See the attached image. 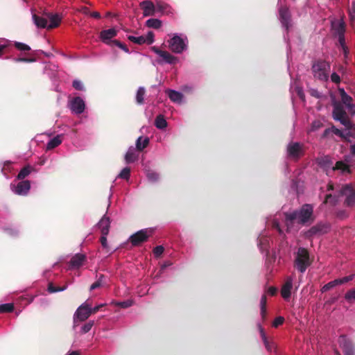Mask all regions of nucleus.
<instances>
[{
	"mask_svg": "<svg viewBox=\"0 0 355 355\" xmlns=\"http://www.w3.org/2000/svg\"><path fill=\"white\" fill-rule=\"evenodd\" d=\"M333 117L345 126L344 130L334 128V132L341 137L347 139L349 137L355 138V125L347 118V114L342 104L339 102H334Z\"/></svg>",
	"mask_w": 355,
	"mask_h": 355,
	"instance_id": "obj_1",
	"label": "nucleus"
},
{
	"mask_svg": "<svg viewBox=\"0 0 355 355\" xmlns=\"http://www.w3.org/2000/svg\"><path fill=\"white\" fill-rule=\"evenodd\" d=\"M313 207L310 205H304L299 211H293L285 214L286 230L290 231L295 223H306L312 220Z\"/></svg>",
	"mask_w": 355,
	"mask_h": 355,
	"instance_id": "obj_2",
	"label": "nucleus"
},
{
	"mask_svg": "<svg viewBox=\"0 0 355 355\" xmlns=\"http://www.w3.org/2000/svg\"><path fill=\"white\" fill-rule=\"evenodd\" d=\"M349 161L350 157H346L345 160L338 161L336 162L335 166H333V163L331 161L330 158L327 156L321 157L318 159V164L327 172V175H329L331 172L338 170L340 171L341 173H350V167H349Z\"/></svg>",
	"mask_w": 355,
	"mask_h": 355,
	"instance_id": "obj_3",
	"label": "nucleus"
},
{
	"mask_svg": "<svg viewBox=\"0 0 355 355\" xmlns=\"http://www.w3.org/2000/svg\"><path fill=\"white\" fill-rule=\"evenodd\" d=\"M330 64L326 61H318L312 66V71L314 77L320 80L325 81L329 78Z\"/></svg>",
	"mask_w": 355,
	"mask_h": 355,
	"instance_id": "obj_4",
	"label": "nucleus"
},
{
	"mask_svg": "<svg viewBox=\"0 0 355 355\" xmlns=\"http://www.w3.org/2000/svg\"><path fill=\"white\" fill-rule=\"evenodd\" d=\"M170 49L175 53H181L187 48V38L186 36L175 34L168 41Z\"/></svg>",
	"mask_w": 355,
	"mask_h": 355,
	"instance_id": "obj_5",
	"label": "nucleus"
},
{
	"mask_svg": "<svg viewBox=\"0 0 355 355\" xmlns=\"http://www.w3.org/2000/svg\"><path fill=\"white\" fill-rule=\"evenodd\" d=\"M331 28L338 37L339 42L343 48L344 53L347 54V48L345 46V24L343 19H334L331 21Z\"/></svg>",
	"mask_w": 355,
	"mask_h": 355,
	"instance_id": "obj_6",
	"label": "nucleus"
},
{
	"mask_svg": "<svg viewBox=\"0 0 355 355\" xmlns=\"http://www.w3.org/2000/svg\"><path fill=\"white\" fill-rule=\"evenodd\" d=\"M296 268L301 272H304L310 265L309 256L307 250L304 248H299L295 260Z\"/></svg>",
	"mask_w": 355,
	"mask_h": 355,
	"instance_id": "obj_7",
	"label": "nucleus"
},
{
	"mask_svg": "<svg viewBox=\"0 0 355 355\" xmlns=\"http://www.w3.org/2000/svg\"><path fill=\"white\" fill-rule=\"evenodd\" d=\"M91 311V305L87 302H85L76 311L73 315L74 322L86 320L92 314Z\"/></svg>",
	"mask_w": 355,
	"mask_h": 355,
	"instance_id": "obj_8",
	"label": "nucleus"
},
{
	"mask_svg": "<svg viewBox=\"0 0 355 355\" xmlns=\"http://www.w3.org/2000/svg\"><path fill=\"white\" fill-rule=\"evenodd\" d=\"M151 229H144L138 231L130 237V241L133 245H139L146 241L152 234Z\"/></svg>",
	"mask_w": 355,
	"mask_h": 355,
	"instance_id": "obj_9",
	"label": "nucleus"
},
{
	"mask_svg": "<svg viewBox=\"0 0 355 355\" xmlns=\"http://www.w3.org/2000/svg\"><path fill=\"white\" fill-rule=\"evenodd\" d=\"M10 189L17 195L26 196L31 189V184L28 180L19 182L17 184L12 183Z\"/></svg>",
	"mask_w": 355,
	"mask_h": 355,
	"instance_id": "obj_10",
	"label": "nucleus"
},
{
	"mask_svg": "<svg viewBox=\"0 0 355 355\" xmlns=\"http://www.w3.org/2000/svg\"><path fill=\"white\" fill-rule=\"evenodd\" d=\"M69 107L73 113L80 114L84 112L85 103L80 97H75L69 101Z\"/></svg>",
	"mask_w": 355,
	"mask_h": 355,
	"instance_id": "obj_11",
	"label": "nucleus"
},
{
	"mask_svg": "<svg viewBox=\"0 0 355 355\" xmlns=\"http://www.w3.org/2000/svg\"><path fill=\"white\" fill-rule=\"evenodd\" d=\"M341 195L346 196V203L349 206L355 205V187L345 185L340 191Z\"/></svg>",
	"mask_w": 355,
	"mask_h": 355,
	"instance_id": "obj_12",
	"label": "nucleus"
},
{
	"mask_svg": "<svg viewBox=\"0 0 355 355\" xmlns=\"http://www.w3.org/2000/svg\"><path fill=\"white\" fill-rule=\"evenodd\" d=\"M339 93L342 103L345 105L346 108L352 115L355 114V104H353L352 98L349 96L344 89L340 88Z\"/></svg>",
	"mask_w": 355,
	"mask_h": 355,
	"instance_id": "obj_13",
	"label": "nucleus"
},
{
	"mask_svg": "<svg viewBox=\"0 0 355 355\" xmlns=\"http://www.w3.org/2000/svg\"><path fill=\"white\" fill-rule=\"evenodd\" d=\"M128 39L131 42L138 44H151L154 42V33L152 31H149L146 35H141L138 37L130 35L128 36Z\"/></svg>",
	"mask_w": 355,
	"mask_h": 355,
	"instance_id": "obj_14",
	"label": "nucleus"
},
{
	"mask_svg": "<svg viewBox=\"0 0 355 355\" xmlns=\"http://www.w3.org/2000/svg\"><path fill=\"white\" fill-rule=\"evenodd\" d=\"M304 152L303 146L297 142H291L287 146L288 155L293 158H298Z\"/></svg>",
	"mask_w": 355,
	"mask_h": 355,
	"instance_id": "obj_15",
	"label": "nucleus"
},
{
	"mask_svg": "<svg viewBox=\"0 0 355 355\" xmlns=\"http://www.w3.org/2000/svg\"><path fill=\"white\" fill-rule=\"evenodd\" d=\"M294 277H287L285 283L282 286V290H281V294L282 297L284 300H288L291 295V291L293 288V282Z\"/></svg>",
	"mask_w": 355,
	"mask_h": 355,
	"instance_id": "obj_16",
	"label": "nucleus"
},
{
	"mask_svg": "<svg viewBox=\"0 0 355 355\" xmlns=\"http://www.w3.org/2000/svg\"><path fill=\"white\" fill-rule=\"evenodd\" d=\"M117 35L116 29L112 28L107 30H104L101 31L100 37L101 40L105 44H110V42L113 43L112 39L116 37Z\"/></svg>",
	"mask_w": 355,
	"mask_h": 355,
	"instance_id": "obj_17",
	"label": "nucleus"
},
{
	"mask_svg": "<svg viewBox=\"0 0 355 355\" xmlns=\"http://www.w3.org/2000/svg\"><path fill=\"white\" fill-rule=\"evenodd\" d=\"M279 20L282 26L288 29L289 28L290 24V14L288 12V9L286 7H280L279 8Z\"/></svg>",
	"mask_w": 355,
	"mask_h": 355,
	"instance_id": "obj_18",
	"label": "nucleus"
},
{
	"mask_svg": "<svg viewBox=\"0 0 355 355\" xmlns=\"http://www.w3.org/2000/svg\"><path fill=\"white\" fill-rule=\"evenodd\" d=\"M353 277H354V275H349V276H347V277H343V278H340V279H335V280H334L332 282H330L328 284H325L322 288V292H326V291H327L328 290L331 289V288L334 287L336 285L346 283V282L352 280L353 279Z\"/></svg>",
	"mask_w": 355,
	"mask_h": 355,
	"instance_id": "obj_19",
	"label": "nucleus"
},
{
	"mask_svg": "<svg viewBox=\"0 0 355 355\" xmlns=\"http://www.w3.org/2000/svg\"><path fill=\"white\" fill-rule=\"evenodd\" d=\"M48 18V29L53 28L59 26L62 16L58 14L49 13L47 15Z\"/></svg>",
	"mask_w": 355,
	"mask_h": 355,
	"instance_id": "obj_20",
	"label": "nucleus"
},
{
	"mask_svg": "<svg viewBox=\"0 0 355 355\" xmlns=\"http://www.w3.org/2000/svg\"><path fill=\"white\" fill-rule=\"evenodd\" d=\"M85 260V256L83 254H76L70 261V267L71 268H78L80 267Z\"/></svg>",
	"mask_w": 355,
	"mask_h": 355,
	"instance_id": "obj_21",
	"label": "nucleus"
},
{
	"mask_svg": "<svg viewBox=\"0 0 355 355\" xmlns=\"http://www.w3.org/2000/svg\"><path fill=\"white\" fill-rule=\"evenodd\" d=\"M166 93L174 103H181L183 101V94L180 92L173 89H166Z\"/></svg>",
	"mask_w": 355,
	"mask_h": 355,
	"instance_id": "obj_22",
	"label": "nucleus"
},
{
	"mask_svg": "<svg viewBox=\"0 0 355 355\" xmlns=\"http://www.w3.org/2000/svg\"><path fill=\"white\" fill-rule=\"evenodd\" d=\"M98 225L103 235L108 234L110 225V220L108 217L104 216L98 223Z\"/></svg>",
	"mask_w": 355,
	"mask_h": 355,
	"instance_id": "obj_23",
	"label": "nucleus"
},
{
	"mask_svg": "<svg viewBox=\"0 0 355 355\" xmlns=\"http://www.w3.org/2000/svg\"><path fill=\"white\" fill-rule=\"evenodd\" d=\"M141 7L143 9V14L144 16H150L154 15L155 6L152 2L149 1H143L141 3Z\"/></svg>",
	"mask_w": 355,
	"mask_h": 355,
	"instance_id": "obj_24",
	"label": "nucleus"
},
{
	"mask_svg": "<svg viewBox=\"0 0 355 355\" xmlns=\"http://www.w3.org/2000/svg\"><path fill=\"white\" fill-rule=\"evenodd\" d=\"M33 19L35 24L38 28H48V18L47 15L46 17H39L36 15H33Z\"/></svg>",
	"mask_w": 355,
	"mask_h": 355,
	"instance_id": "obj_25",
	"label": "nucleus"
},
{
	"mask_svg": "<svg viewBox=\"0 0 355 355\" xmlns=\"http://www.w3.org/2000/svg\"><path fill=\"white\" fill-rule=\"evenodd\" d=\"M138 158V154L136 152V150L132 146L130 147L125 155V162L129 164L134 162Z\"/></svg>",
	"mask_w": 355,
	"mask_h": 355,
	"instance_id": "obj_26",
	"label": "nucleus"
},
{
	"mask_svg": "<svg viewBox=\"0 0 355 355\" xmlns=\"http://www.w3.org/2000/svg\"><path fill=\"white\" fill-rule=\"evenodd\" d=\"M159 58H161L164 62L168 64H175L178 62V59L176 57L173 56L167 51H163Z\"/></svg>",
	"mask_w": 355,
	"mask_h": 355,
	"instance_id": "obj_27",
	"label": "nucleus"
},
{
	"mask_svg": "<svg viewBox=\"0 0 355 355\" xmlns=\"http://www.w3.org/2000/svg\"><path fill=\"white\" fill-rule=\"evenodd\" d=\"M62 143L61 135H57L56 137L52 138L49 140V141L46 144V149L51 150L58 146H59Z\"/></svg>",
	"mask_w": 355,
	"mask_h": 355,
	"instance_id": "obj_28",
	"label": "nucleus"
},
{
	"mask_svg": "<svg viewBox=\"0 0 355 355\" xmlns=\"http://www.w3.org/2000/svg\"><path fill=\"white\" fill-rule=\"evenodd\" d=\"M149 143V139L148 137H139L136 141V147L138 150H142L144 149Z\"/></svg>",
	"mask_w": 355,
	"mask_h": 355,
	"instance_id": "obj_29",
	"label": "nucleus"
},
{
	"mask_svg": "<svg viewBox=\"0 0 355 355\" xmlns=\"http://www.w3.org/2000/svg\"><path fill=\"white\" fill-rule=\"evenodd\" d=\"M155 125L158 129H164L167 126V122L163 115H159L155 119Z\"/></svg>",
	"mask_w": 355,
	"mask_h": 355,
	"instance_id": "obj_30",
	"label": "nucleus"
},
{
	"mask_svg": "<svg viewBox=\"0 0 355 355\" xmlns=\"http://www.w3.org/2000/svg\"><path fill=\"white\" fill-rule=\"evenodd\" d=\"M146 25L149 28H159L162 26V21L157 19H149L146 21Z\"/></svg>",
	"mask_w": 355,
	"mask_h": 355,
	"instance_id": "obj_31",
	"label": "nucleus"
},
{
	"mask_svg": "<svg viewBox=\"0 0 355 355\" xmlns=\"http://www.w3.org/2000/svg\"><path fill=\"white\" fill-rule=\"evenodd\" d=\"M291 89L295 91L302 101L304 100V94L302 88L297 85L295 83H291Z\"/></svg>",
	"mask_w": 355,
	"mask_h": 355,
	"instance_id": "obj_32",
	"label": "nucleus"
},
{
	"mask_svg": "<svg viewBox=\"0 0 355 355\" xmlns=\"http://www.w3.org/2000/svg\"><path fill=\"white\" fill-rule=\"evenodd\" d=\"M343 349L345 355H354V347L349 343H345L343 345Z\"/></svg>",
	"mask_w": 355,
	"mask_h": 355,
	"instance_id": "obj_33",
	"label": "nucleus"
},
{
	"mask_svg": "<svg viewBox=\"0 0 355 355\" xmlns=\"http://www.w3.org/2000/svg\"><path fill=\"white\" fill-rule=\"evenodd\" d=\"M145 89L144 87H140L137 92L136 101L137 103L142 104L144 100Z\"/></svg>",
	"mask_w": 355,
	"mask_h": 355,
	"instance_id": "obj_34",
	"label": "nucleus"
},
{
	"mask_svg": "<svg viewBox=\"0 0 355 355\" xmlns=\"http://www.w3.org/2000/svg\"><path fill=\"white\" fill-rule=\"evenodd\" d=\"M31 172V168L29 166H27L24 168H23L20 172L17 175V179L19 180H23L26 176H28Z\"/></svg>",
	"mask_w": 355,
	"mask_h": 355,
	"instance_id": "obj_35",
	"label": "nucleus"
},
{
	"mask_svg": "<svg viewBox=\"0 0 355 355\" xmlns=\"http://www.w3.org/2000/svg\"><path fill=\"white\" fill-rule=\"evenodd\" d=\"M14 309L13 304L8 303L0 304V313H8L11 312Z\"/></svg>",
	"mask_w": 355,
	"mask_h": 355,
	"instance_id": "obj_36",
	"label": "nucleus"
},
{
	"mask_svg": "<svg viewBox=\"0 0 355 355\" xmlns=\"http://www.w3.org/2000/svg\"><path fill=\"white\" fill-rule=\"evenodd\" d=\"M259 331H260V334H261V338L263 341V343L265 345V347L268 350V351H272V347L270 345L268 340H267V338H266V336L263 331V329L259 327Z\"/></svg>",
	"mask_w": 355,
	"mask_h": 355,
	"instance_id": "obj_37",
	"label": "nucleus"
},
{
	"mask_svg": "<svg viewBox=\"0 0 355 355\" xmlns=\"http://www.w3.org/2000/svg\"><path fill=\"white\" fill-rule=\"evenodd\" d=\"M329 227L327 225H320L317 227H313V230L314 232H320V233H324L327 232L329 230Z\"/></svg>",
	"mask_w": 355,
	"mask_h": 355,
	"instance_id": "obj_38",
	"label": "nucleus"
},
{
	"mask_svg": "<svg viewBox=\"0 0 355 355\" xmlns=\"http://www.w3.org/2000/svg\"><path fill=\"white\" fill-rule=\"evenodd\" d=\"M8 44V41L0 39V57L6 52V49Z\"/></svg>",
	"mask_w": 355,
	"mask_h": 355,
	"instance_id": "obj_39",
	"label": "nucleus"
},
{
	"mask_svg": "<svg viewBox=\"0 0 355 355\" xmlns=\"http://www.w3.org/2000/svg\"><path fill=\"white\" fill-rule=\"evenodd\" d=\"M94 325V322L93 321H89L87 323L85 324L82 328H81V332L83 334H86L87 333L88 331H89L92 329V327H93Z\"/></svg>",
	"mask_w": 355,
	"mask_h": 355,
	"instance_id": "obj_40",
	"label": "nucleus"
},
{
	"mask_svg": "<svg viewBox=\"0 0 355 355\" xmlns=\"http://www.w3.org/2000/svg\"><path fill=\"white\" fill-rule=\"evenodd\" d=\"M130 170L129 168H124L119 174V177L123 179H128L130 176Z\"/></svg>",
	"mask_w": 355,
	"mask_h": 355,
	"instance_id": "obj_41",
	"label": "nucleus"
},
{
	"mask_svg": "<svg viewBox=\"0 0 355 355\" xmlns=\"http://www.w3.org/2000/svg\"><path fill=\"white\" fill-rule=\"evenodd\" d=\"M16 48L19 49V51H29L31 49L30 46L27 44L21 42H15V44Z\"/></svg>",
	"mask_w": 355,
	"mask_h": 355,
	"instance_id": "obj_42",
	"label": "nucleus"
},
{
	"mask_svg": "<svg viewBox=\"0 0 355 355\" xmlns=\"http://www.w3.org/2000/svg\"><path fill=\"white\" fill-rule=\"evenodd\" d=\"M266 297L263 295L261 298L260 306H261V313L263 317L266 312Z\"/></svg>",
	"mask_w": 355,
	"mask_h": 355,
	"instance_id": "obj_43",
	"label": "nucleus"
},
{
	"mask_svg": "<svg viewBox=\"0 0 355 355\" xmlns=\"http://www.w3.org/2000/svg\"><path fill=\"white\" fill-rule=\"evenodd\" d=\"M112 304H114L116 306H119L121 308H124L125 309V308H128V307H130V306H132V301L127 300V301L121 302H112Z\"/></svg>",
	"mask_w": 355,
	"mask_h": 355,
	"instance_id": "obj_44",
	"label": "nucleus"
},
{
	"mask_svg": "<svg viewBox=\"0 0 355 355\" xmlns=\"http://www.w3.org/2000/svg\"><path fill=\"white\" fill-rule=\"evenodd\" d=\"M345 297L349 302L355 300V289L349 291V292H347L345 294Z\"/></svg>",
	"mask_w": 355,
	"mask_h": 355,
	"instance_id": "obj_45",
	"label": "nucleus"
},
{
	"mask_svg": "<svg viewBox=\"0 0 355 355\" xmlns=\"http://www.w3.org/2000/svg\"><path fill=\"white\" fill-rule=\"evenodd\" d=\"M349 16L351 21L355 20V1H353L349 9Z\"/></svg>",
	"mask_w": 355,
	"mask_h": 355,
	"instance_id": "obj_46",
	"label": "nucleus"
},
{
	"mask_svg": "<svg viewBox=\"0 0 355 355\" xmlns=\"http://www.w3.org/2000/svg\"><path fill=\"white\" fill-rule=\"evenodd\" d=\"M103 276H101V277L94 284H92L90 286V290H94L97 288H99L103 286Z\"/></svg>",
	"mask_w": 355,
	"mask_h": 355,
	"instance_id": "obj_47",
	"label": "nucleus"
},
{
	"mask_svg": "<svg viewBox=\"0 0 355 355\" xmlns=\"http://www.w3.org/2000/svg\"><path fill=\"white\" fill-rule=\"evenodd\" d=\"M73 87L77 90H84V86L83 83L79 80H75L73 82Z\"/></svg>",
	"mask_w": 355,
	"mask_h": 355,
	"instance_id": "obj_48",
	"label": "nucleus"
},
{
	"mask_svg": "<svg viewBox=\"0 0 355 355\" xmlns=\"http://www.w3.org/2000/svg\"><path fill=\"white\" fill-rule=\"evenodd\" d=\"M66 288H67L66 286L62 287V288H55L53 286L52 284H49V286H48V291L49 293H55V292H58V291H62L65 290Z\"/></svg>",
	"mask_w": 355,
	"mask_h": 355,
	"instance_id": "obj_49",
	"label": "nucleus"
},
{
	"mask_svg": "<svg viewBox=\"0 0 355 355\" xmlns=\"http://www.w3.org/2000/svg\"><path fill=\"white\" fill-rule=\"evenodd\" d=\"M268 239H264L263 241L261 239L259 240L258 245L261 251L267 250L266 246L268 245Z\"/></svg>",
	"mask_w": 355,
	"mask_h": 355,
	"instance_id": "obj_50",
	"label": "nucleus"
},
{
	"mask_svg": "<svg viewBox=\"0 0 355 355\" xmlns=\"http://www.w3.org/2000/svg\"><path fill=\"white\" fill-rule=\"evenodd\" d=\"M153 252L156 257H159L164 252V248L162 245H158L154 248Z\"/></svg>",
	"mask_w": 355,
	"mask_h": 355,
	"instance_id": "obj_51",
	"label": "nucleus"
},
{
	"mask_svg": "<svg viewBox=\"0 0 355 355\" xmlns=\"http://www.w3.org/2000/svg\"><path fill=\"white\" fill-rule=\"evenodd\" d=\"M113 44H114L116 46H119L120 49H121L125 52L129 53V50L128 49V48L125 45L121 44L120 42H119L117 40H113Z\"/></svg>",
	"mask_w": 355,
	"mask_h": 355,
	"instance_id": "obj_52",
	"label": "nucleus"
},
{
	"mask_svg": "<svg viewBox=\"0 0 355 355\" xmlns=\"http://www.w3.org/2000/svg\"><path fill=\"white\" fill-rule=\"evenodd\" d=\"M147 177L148 179L152 182L156 181L158 179V175L154 172L148 173Z\"/></svg>",
	"mask_w": 355,
	"mask_h": 355,
	"instance_id": "obj_53",
	"label": "nucleus"
},
{
	"mask_svg": "<svg viewBox=\"0 0 355 355\" xmlns=\"http://www.w3.org/2000/svg\"><path fill=\"white\" fill-rule=\"evenodd\" d=\"M284 320L283 317H277L273 322V326L275 327H278L283 323Z\"/></svg>",
	"mask_w": 355,
	"mask_h": 355,
	"instance_id": "obj_54",
	"label": "nucleus"
},
{
	"mask_svg": "<svg viewBox=\"0 0 355 355\" xmlns=\"http://www.w3.org/2000/svg\"><path fill=\"white\" fill-rule=\"evenodd\" d=\"M106 236H107V235H103L102 234V236L101 238V245L105 249L108 248V244H107Z\"/></svg>",
	"mask_w": 355,
	"mask_h": 355,
	"instance_id": "obj_55",
	"label": "nucleus"
},
{
	"mask_svg": "<svg viewBox=\"0 0 355 355\" xmlns=\"http://www.w3.org/2000/svg\"><path fill=\"white\" fill-rule=\"evenodd\" d=\"M331 81L335 83H338L340 81V76L336 73H333L331 76Z\"/></svg>",
	"mask_w": 355,
	"mask_h": 355,
	"instance_id": "obj_56",
	"label": "nucleus"
},
{
	"mask_svg": "<svg viewBox=\"0 0 355 355\" xmlns=\"http://www.w3.org/2000/svg\"><path fill=\"white\" fill-rule=\"evenodd\" d=\"M310 93H311V96H315L318 98H319L322 96V95L315 89H311L310 90Z\"/></svg>",
	"mask_w": 355,
	"mask_h": 355,
	"instance_id": "obj_57",
	"label": "nucleus"
},
{
	"mask_svg": "<svg viewBox=\"0 0 355 355\" xmlns=\"http://www.w3.org/2000/svg\"><path fill=\"white\" fill-rule=\"evenodd\" d=\"M273 225L278 230L279 233H282L283 232V230H282V228L281 227L280 223L279 222H277L276 219L273 222Z\"/></svg>",
	"mask_w": 355,
	"mask_h": 355,
	"instance_id": "obj_58",
	"label": "nucleus"
},
{
	"mask_svg": "<svg viewBox=\"0 0 355 355\" xmlns=\"http://www.w3.org/2000/svg\"><path fill=\"white\" fill-rule=\"evenodd\" d=\"M105 305V304H98V305H97V306H94V308H92V311H92V313H96L97 311H98V310H99L101 307L104 306Z\"/></svg>",
	"mask_w": 355,
	"mask_h": 355,
	"instance_id": "obj_59",
	"label": "nucleus"
},
{
	"mask_svg": "<svg viewBox=\"0 0 355 355\" xmlns=\"http://www.w3.org/2000/svg\"><path fill=\"white\" fill-rule=\"evenodd\" d=\"M15 62H34L35 59H26V58H15Z\"/></svg>",
	"mask_w": 355,
	"mask_h": 355,
	"instance_id": "obj_60",
	"label": "nucleus"
},
{
	"mask_svg": "<svg viewBox=\"0 0 355 355\" xmlns=\"http://www.w3.org/2000/svg\"><path fill=\"white\" fill-rule=\"evenodd\" d=\"M152 50L157 55H159V57L160 56V55L162 54L163 51H161V50H159L157 48H156L155 46H153L152 47Z\"/></svg>",
	"mask_w": 355,
	"mask_h": 355,
	"instance_id": "obj_61",
	"label": "nucleus"
},
{
	"mask_svg": "<svg viewBox=\"0 0 355 355\" xmlns=\"http://www.w3.org/2000/svg\"><path fill=\"white\" fill-rule=\"evenodd\" d=\"M268 292L271 295H275L276 293L277 289L275 288H274V287H270V288H268Z\"/></svg>",
	"mask_w": 355,
	"mask_h": 355,
	"instance_id": "obj_62",
	"label": "nucleus"
},
{
	"mask_svg": "<svg viewBox=\"0 0 355 355\" xmlns=\"http://www.w3.org/2000/svg\"><path fill=\"white\" fill-rule=\"evenodd\" d=\"M91 16L92 17H94V18H100L101 17V15L98 12H92L91 13Z\"/></svg>",
	"mask_w": 355,
	"mask_h": 355,
	"instance_id": "obj_63",
	"label": "nucleus"
},
{
	"mask_svg": "<svg viewBox=\"0 0 355 355\" xmlns=\"http://www.w3.org/2000/svg\"><path fill=\"white\" fill-rule=\"evenodd\" d=\"M350 150L352 154L355 155V144L351 146Z\"/></svg>",
	"mask_w": 355,
	"mask_h": 355,
	"instance_id": "obj_64",
	"label": "nucleus"
}]
</instances>
